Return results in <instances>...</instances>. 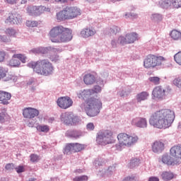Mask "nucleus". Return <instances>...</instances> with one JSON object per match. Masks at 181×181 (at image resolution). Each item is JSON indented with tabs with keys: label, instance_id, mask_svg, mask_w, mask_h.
I'll return each instance as SVG.
<instances>
[{
	"label": "nucleus",
	"instance_id": "nucleus-1",
	"mask_svg": "<svg viewBox=\"0 0 181 181\" xmlns=\"http://www.w3.org/2000/svg\"><path fill=\"white\" fill-rule=\"evenodd\" d=\"M101 87L95 86L93 89H86L81 92V95L85 100L83 103L84 110L88 117H97L103 108V103L93 95L101 93Z\"/></svg>",
	"mask_w": 181,
	"mask_h": 181
},
{
	"label": "nucleus",
	"instance_id": "nucleus-2",
	"mask_svg": "<svg viewBox=\"0 0 181 181\" xmlns=\"http://www.w3.org/2000/svg\"><path fill=\"white\" fill-rule=\"evenodd\" d=\"M175 121V112L170 109H161L153 112L149 119V124L158 129H166Z\"/></svg>",
	"mask_w": 181,
	"mask_h": 181
},
{
	"label": "nucleus",
	"instance_id": "nucleus-3",
	"mask_svg": "<svg viewBox=\"0 0 181 181\" xmlns=\"http://www.w3.org/2000/svg\"><path fill=\"white\" fill-rule=\"evenodd\" d=\"M49 36L52 43H67L73 39L71 30L64 28L63 25H57L49 31Z\"/></svg>",
	"mask_w": 181,
	"mask_h": 181
},
{
	"label": "nucleus",
	"instance_id": "nucleus-4",
	"mask_svg": "<svg viewBox=\"0 0 181 181\" xmlns=\"http://www.w3.org/2000/svg\"><path fill=\"white\" fill-rule=\"evenodd\" d=\"M28 67L39 76H50L54 71L53 64L49 59H40L37 62H31L28 64Z\"/></svg>",
	"mask_w": 181,
	"mask_h": 181
},
{
	"label": "nucleus",
	"instance_id": "nucleus-5",
	"mask_svg": "<svg viewBox=\"0 0 181 181\" xmlns=\"http://www.w3.org/2000/svg\"><path fill=\"white\" fill-rule=\"evenodd\" d=\"M165 62H166L165 57L148 54L144 61V66L145 69H155L162 66Z\"/></svg>",
	"mask_w": 181,
	"mask_h": 181
},
{
	"label": "nucleus",
	"instance_id": "nucleus-6",
	"mask_svg": "<svg viewBox=\"0 0 181 181\" xmlns=\"http://www.w3.org/2000/svg\"><path fill=\"white\" fill-rule=\"evenodd\" d=\"M138 40V34L135 33H128L125 37L121 35L118 39H113L111 40L112 46H117L118 45H131L135 40Z\"/></svg>",
	"mask_w": 181,
	"mask_h": 181
},
{
	"label": "nucleus",
	"instance_id": "nucleus-7",
	"mask_svg": "<svg viewBox=\"0 0 181 181\" xmlns=\"http://www.w3.org/2000/svg\"><path fill=\"white\" fill-rule=\"evenodd\" d=\"M114 138V133L110 130H103L98 134L96 141L99 145L105 146L109 144H112V139Z\"/></svg>",
	"mask_w": 181,
	"mask_h": 181
},
{
	"label": "nucleus",
	"instance_id": "nucleus-8",
	"mask_svg": "<svg viewBox=\"0 0 181 181\" xmlns=\"http://www.w3.org/2000/svg\"><path fill=\"white\" fill-rule=\"evenodd\" d=\"M120 146H132L138 142V136H131L127 133H120L117 135Z\"/></svg>",
	"mask_w": 181,
	"mask_h": 181
},
{
	"label": "nucleus",
	"instance_id": "nucleus-9",
	"mask_svg": "<svg viewBox=\"0 0 181 181\" xmlns=\"http://www.w3.org/2000/svg\"><path fill=\"white\" fill-rule=\"evenodd\" d=\"M172 94V89L170 88H165L158 86L153 88L152 92V95L153 98H158L160 100L165 98L167 95H170Z\"/></svg>",
	"mask_w": 181,
	"mask_h": 181
},
{
	"label": "nucleus",
	"instance_id": "nucleus-10",
	"mask_svg": "<svg viewBox=\"0 0 181 181\" xmlns=\"http://www.w3.org/2000/svg\"><path fill=\"white\" fill-rule=\"evenodd\" d=\"M86 148L84 144L78 143H71L66 144L64 149V153L65 155H69L70 153H76V152H81Z\"/></svg>",
	"mask_w": 181,
	"mask_h": 181
},
{
	"label": "nucleus",
	"instance_id": "nucleus-11",
	"mask_svg": "<svg viewBox=\"0 0 181 181\" xmlns=\"http://www.w3.org/2000/svg\"><path fill=\"white\" fill-rule=\"evenodd\" d=\"M22 63H26V57L22 54H15L9 61V66L11 67H19Z\"/></svg>",
	"mask_w": 181,
	"mask_h": 181
},
{
	"label": "nucleus",
	"instance_id": "nucleus-12",
	"mask_svg": "<svg viewBox=\"0 0 181 181\" xmlns=\"http://www.w3.org/2000/svg\"><path fill=\"white\" fill-rule=\"evenodd\" d=\"M8 25H21L22 23V16L20 13H9L5 21Z\"/></svg>",
	"mask_w": 181,
	"mask_h": 181
},
{
	"label": "nucleus",
	"instance_id": "nucleus-13",
	"mask_svg": "<svg viewBox=\"0 0 181 181\" xmlns=\"http://www.w3.org/2000/svg\"><path fill=\"white\" fill-rule=\"evenodd\" d=\"M39 114H40V112L36 108L25 107L23 110V116L28 119H33V118L39 117Z\"/></svg>",
	"mask_w": 181,
	"mask_h": 181
},
{
	"label": "nucleus",
	"instance_id": "nucleus-14",
	"mask_svg": "<svg viewBox=\"0 0 181 181\" xmlns=\"http://www.w3.org/2000/svg\"><path fill=\"white\" fill-rule=\"evenodd\" d=\"M57 104L60 107V108L67 110V108H70V107L73 105V100H71V98L69 96L61 97L57 99Z\"/></svg>",
	"mask_w": 181,
	"mask_h": 181
},
{
	"label": "nucleus",
	"instance_id": "nucleus-15",
	"mask_svg": "<svg viewBox=\"0 0 181 181\" xmlns=\"http://www.w3.org/2000/svg\"><path fill=\"white\" fill-rule=\"evenodd\" d=\"M170 155L174 158L178 165L181 163V145L173 146L170 149Z\"/></svg>",
	"mask_w": 181,
	"mask_h": 181
},
{
	"label": "nucleus",
	"instance_id": "nucleus-16",
	"mask_svg": "<svg viewBox=\"0 0 181 181\" xmlns=\"http://www.w3.org/2000/svg\"><path fill=\"white\" fill-rule=\"evenodd\" d=\"M65 9L66 11L69 21L74 19V18H77V16H80V15H81V10L78 7H66Z\"/></svg>",
	"mask_w": 181,
	"mask_h": 181
},
{
	"label": "nucleus",
	"instance_id": "nucleus-17",
	"mask_svg": "<svg viewBox=\"0 0 181 181\" xmlns=\"http://www.w3.org/2000/svg\"><path fill=\"white\" fill-rule=\"evenodd\" d=\"M61 120L66 125H73L74 124V121H76V117L73 114L66 112L62 114Z\"/></svg>",
	"mask_w": 181,
	"mask_h": 181
},
{
	"label": "nucleus",
	"instance_id": "nucleus-18",
	"mask_svg": "<svg viewBox=\"0 0 181 181\" xmlns=\"http://www.w3.org/2000/svg\"><path fill=\"white\" fill-rule=\"evenodd\" d=\"M12 98V95L10 93L0 90V103L4 105H8L9 104V100Z\"/></svg>",
	"mask_w": 181,
	"mask_h": 181
},
{
	"label": "nucleus",
	"instance_id": "nucleus-19",
	"mask_svg": "<svg viewBox=\"0 0 181 181\" xmlns=\"http://www.w3.org/2000/svg\"><path fill=\"white\" fill-rule=\"evenodd\" d=\"M133 124L138 128H146L148 127V121L146 118L137 117L132 121Z\"/></svg>",
	"mask_w": 181,
	"mask_h": 181
},
{
	"label": "nucleus",
	"instance_id": "nucleus-20",
	"mask_svg": "<svg viewBox=\"0 0 181 181\" xmlns=\"http://www.w3.org/2000/svg\"><path fill=\"white\" fill-rule=\"evenodd\" d=\"M95 33H96V31L94 28H86L81 30V37H84L85 39H87V37H90L91 36H94Z\"/></svg>",
	"mask_w": 181,
	"mask_h": 181
},
{
	"label": "nucleus",
	"instance_id": "nucleus-21",
	"mask_svg": "<svg viewBox=\"0 0 181 181\" xmlns=\"http://www.w3.org/2000/svg\"><path fill=\"white\" fill-rule=\"evenodd\" d=\"M163 149H165V144L160 141H156L152 145V151L154 153H160Z\"/></svg>",
	"mask_w": 181,
	"mask_h": 181
},
{
	"label": "nucleus",
	"instance_id": "nucleus-22",
	"mask_svg": "<svg viewBox=\"0 0 181 181\" xmlns=\"http://www.w3.org/2000/svg\"><path fill=\"white\" fill-rule=\"evenodd\" d=\"M162 162L165 165H170L173 166H174V165H178L177 161L175 160V158L169 155H163L162 157Z\"/></svg>",
	"mask_w": 181,
	"mask_h": 181
},
{
	"label": "nucleus",
	"instance_id": "nucleus-23",
	"mask_svg": "<svg viewBox=\"0 0 181 181\" xmlns=\"http://www.w3.org/2000/svg\"><path fill=\"white\" fill-rule=\"evenodd\" d=\"M56 16L57 21H58L59 22H63V21H69V16L67 14L66 8L57 13Z\"/></svg>",
	"mask_w": 181,
	"mask_h": 181
},
{
	"label": "nucleus",
	"instance_id": "nucleus-24",
	"mask_svg": "<svg viewBox=\"0 0 181 181\" xmlns=\"http://www.w3.org/2000/svg\"><path fill=\"white\" fill-rule=\"evenodd\" d=\"M83 81L86 86H91L95 83V76L91 74H87L83 76Z\"/></svg>",
	"mask_w": 181,
	"mask_h": 181
},
{
	"label": "nucleus",
	"instance_id": "nucleus-25",
	"mask_svg": "<svg viewBox=\"0 0 181 181\" xmlns=\"http://www.w3.org/2000/svg\"><path fill=\"white\" fill-rule=\"evenodd\" d=\"M66 136L77 139L80 138V136H83V132H81V131L77 130H68L66 133Z\"/></svg>",
	"mask_w": 181,
	"mask_h": 181
},
{
	"label": "nucleus",
	"instance_id": "nucleus-26",
	"mask_svg": "<svg viewBox=\"0 0 181 181\" xmlns=\"http://www.w3.org/2000/svg\"><path fill=\"white\" fill-rule=\"evenodd\" d=\"M119 30V27L112 25L110 28H107L105 30V34L107 35L108 36H114V35L117 34Z\"/></svg>",
	"mask_w": 181,
	"mask_h": 181
},
{
	"label": "nucleus",
	"instance_id": "nucleus-27",
	"mask_svg": "<svg viewBox=\"0 0 181 181\" xmlns=\"http://www.w3.org/2000/svg\"><path fill=\"white\" fill-rule=\"evenodd\" d=\"M35 12L36 16H40V15L45 13V12H50V8L45 6H36Z\"/></svg>",
	"mask_w": 181,
	"mask_h": 181
},
{
	"label": "nucleus",
	"instance_id": "nucleus-28",
	"mask_svg": "<svg viewBox=\"0 0 181 181\" xmlns=\"http://www.w3.org/2000/svg\"><path fill=\"white\" fill-rule=\"evenodd\" d=\"M158 6L160 8H163V9H168V8H170V6H172V1L160 0L158 1Z\"/></svg>",
	"mask_w": 181,
	"mask_h": 181
},
{
	"label": "nucleus",
	"instance_id": "nucleus-29",
	"mask_svg": "<svg viewBox=\"0 0 181 181\" xmlns=\"http://www.w3.org/2000/svg\"><path fill=\"white\" fill-rule=\"evenodd\" d=\"M150 19L152 22L159 23L163 19V16L160 13H155L151 15Z\"/></svg>",
	"mask_w": 181,
	"mask_h": 181
},
{
	"label": "nucleus",
	"instance_id": "nucleus-30",
	"mask_svg": "<svg viewBox=\"0 0 181 181\" xmlns=\"http://www.w3.org/2000/svg\"><path fill=\"white\" fill-rule=\"evenodd\" d=\"M161 177L163 180L169 181L175 177V175L170 171H165L161 174Z\"/></svg>",
	"mask_w": 181,
	"mask_h": 181
},
{
	"label": "nucleus",
	"instance_id": "nucleus-31",
	"mask_svg": "<svg viewBox=\"0 0 181 181\" xmlns=\"http://www.w3.org/2000/svg\"><path fill=\"white\" fill-rule=\"evenodd\" d=\"M148 97H149V93L147 92H141L137 95L136 100L138 103H141V101H145V100H148Z\"/></svg>",
	"mask_w": 181,
	"mask_h": 181
},
{
	"label": "nucleus",
	"instance_id": "nucleus-32",
	"mask_svg": "<svg viewBox=\"0 0 181 181\" xmlns=\"http://www.w3.org/2000/svg\"><path fill=\"white\" fill-rule=\"evenodd\" d=\"M170 35L173 40H179V39H181V32L177 30H173Z\"/></svg>",
	"mask_w": 181,
	"mask_h": 181
},
{
	"label": "nucleus",
	"instance_id": "nucleus-33",
	"mask_svg": "<svg viewBox=\"0 0 181 181\" xmlns=\"http://www.w3.org/2000/svg\"><path fill=\"white\" fill-rule=\"evenodd\" d=\"M139 163H141L139 159L133 158L131 160V161L129 164V167L130 168V169H134V168H136V167L139 166Z\"/></svg>",
	"mask_w": 181,
	"mask_h": 181
},
{
	"label": "nucleus",
	"instance_id": "nucleus-34",
	"mask_svg": "<svg viewBox=\"0 0 181 181\" xmlns=\"http://www.w3.org/2000/svg\"><path fill=\"white\" fill-rule=\"evenodd\" d=\"M26 11L27 13H28L30 16H36V6H30L27 7Z\"/></svg>",
	"mask_w": 181,
	"mask_h": 181
},
{
	"label": "nucleus",
	"instance_id": "nucleus-35",
	"mask_svg": "<svg viewBox=\"0 0 181 181\" xmlns=\"http://www.w3.org/2000/svg\"><path fill=\"white\" fill-rule=\"evenodd\" d=\"M37 129L39 131V132H45L47 133L49 131H50V128L48 125H42L39 124L37 126Z\"/></svg>",
	"mask_w": 181,
	"mask_h": 181
},
{
	"label": "nucleus",
	"instance_id": "nucleus-36",
	"mask_svg": "<svg viewBox=\"0 0 181 181\" xmlns=\"http://www.w3.org/2000/svg\"><path fill=\"white\" fill-rule=\"evenodd\" d=\"M6 34H7L8 36H12L13 37H15V36H16L18 34V31H16V30L13 28H9L6 30Z\"/></svg>",
	"mask_w": 181,
	"mask_h": 181
},
{
	"label": "nucleus",
	"instance_id": "nucleus-37",
	"mask_svg": "<svg viewBox=\"0 0 181 181\" xmlns=\"http://www.w3.org/2000/svg\"><path fill=\"white\" fill-rule=\"evenodd\" d=\"M149 81L151 83H153V84H155V86H158L160 84V78L158 76H151L148 78Z\"/></svg>",
	"mask_w": 181,
	"mask_h": 181
},
{
	"label": "nucleus",
	"instance_id": "nucleus-38",
	"mask_svg": "<svg viewBox=\"0 0 181 181\" xmlns=\"http://www.w3.org/2000/svg\"><path fill=\"white\" fill-rule=\"evenodd\" d=\"M39 25V22L36 21H26V26L28 28H36Z\"/></svg>",
	"mask_w": 181,
	"mask_h": 181
},
{
	"label": "nucleus",
	"instance_id": "nucleus-39",
	"mask_svg": "<svg viewBox=\"0 0 181 181\" xmlns=\"http://www.w3.org/2000/svg\"><path fill=\"white\" fill-rule=\"evenodd\" d=\"M174 60L181 66V51L174 55Z\"/></svg>",
	"mask_w": 181,
	"mask_h": 181
},
{
	"label": "nucleus",
	"instance_id": "nucleus-40",
	"mask_svg": "<svg viewBox=\"0 0 181 181\" xmlns=\"http://www.w3.org/2000/svg\"><path fill=\"white\" fill-rule=\"evenodd\" d=\"M88 177L87 175L76 176L73 179V181H87Z\"/></svg>",
	"mask_w": 181,
	"mask_h": 181
},
{
	"label": "nucleus",
	"instance_id": "nucleus-41",
	"mask_svg": "<svg viewBox=\"0 0 181 181\" xmlns=\"http://www.w3.org/2000/svg\"><path fill=\"white\" fill-rule=\"evenodd\" d=\"M6 77V70H5V68L0 66V80H3V78H5Z\"/></svg>",
	"mask_w": 181,
	"mask_h": 181
},
{
	"label": "nucleus",
	"instance_id": "nucleus-42",
	"mask_svg": "<svg viewBox=\"0 0 181 181\" xmlns=\"http://www.w3.org/2000/svg\"><path fill=\"white\" fill-rule=\"evenodd\" d=\"M172 5L177 9H179V8H181V0H173Z\"/></svg>",
	"mask_w": 181,
	"mask_h": 181
},
{
	"label": "nucleus",
	"instance_id": "nucleus-43",
	"mask_svg": "<svg viewBox=\"0 0 181 181\" xmlns=\"http://www.w3.org/2000/svg\"><path fill=\"white\" fill-rule=\"evenodd\" d=\"M173 85L176 86L179 88L181 87V80L179 78H176L173 80Z\"/></svg>",
	"mask_w": 181,
	"mask_h": 181
},
{
	"label": "nucleus",
	"instance_id": "nucleus-44",
	"mask_svg": "<svg viewBox=\"0 0 181 181\" xmlns=\"http://www.w3.org/2000/svg\"><path fill=\"white\" fill-rule=\"evenodd\" d=\"M6 57V52L5 51H0V63L5 61V57Z\"/></svg>",
	"mask_w": 181,
	"mask_h": 181
},
{
	"label": "nucleus",
	"instance_id": "nucleus-45",
	"mask_svg": "<svg viewBox=\"0 0 181 181\" xmlns=\"http://www.w3.org/2000/svg\"><path fill=\"white\" fill-rule=\"evenodd\" d=\"M31 162H37L39 160V156L36 154H31L30 156Z\"/></svg>",
	"mask_w": 181,
	"mask_h": 181
},
{
	"label": "nucleus",
	"instance_id": "nucleus-46",
	"mask_svg": "<svg viewBox=\"0 0 181 181\" xmlns=\"http://www.w3.org/2000/svg\"><path fill=\"white\" fill-rule=\"evenodd\" d=\"M0 42H4V43H8L10 40L6 37V35H0Z\"/></svg>",
	"mask_w": 181,
	"mask_h": 181
},
{
	"label": "nucleus",
	"instance_id": "nucleus-47",
	"mask_svg": "<svg viewBox=\"0 0 181 181\" xmlns=\"http://www.w3.org/2000/svg\"><path fill=\"white\" fill-rule=\"evenodd\" d=\"M6 170H13L15 169V165L13 163H8L5 166Z\"/></svg>",
	"mask_w": 181,
	"mask_h": 181
},
{
	"label": "nucleus",
	"instance_id": "nucleus-48",
	"mask_svg": "<svg viewBox=\"0 0 181 181\" xmlns=\"http://www.w3.org/2000/svg\"><path fill=\"white\" fill-rule=\"evenodd\" d=\"M15 170H16L17 173H22L25 172V167L23 165H20L15 168Z\"/></svg>",
	"mask_w": 181,
	"mask_h": 181
},
{
	"label": "nucleus",
	"instance_id": "nucleus-49",
	"mask_svg": "<svg viewBox=\"0 0 181 181\" xmlns=\"http://www.w3.org/2000/svg\"><path fill=\"white\" fill-rule=\"evenodd\" d=\"M95 128L94 124L93 123H88L86 125V129H88V131H93Z\"/></svg>",
	"mask_w": 181,
	"mask_h": 181
},
{
	"label": "nucleus",
	"instance_id": "nucleus-50",
	"mask_svg": "<svg viewBox=\"0 0 181 181\" xmlns=\"http://www.w3.org/2000/svg\"><path fill=\"white\" fill-rule=\"evenodd\" d=\"M4 1L8 5H16V4H18V0H4Z\"/></svg>",
	"mask_w": 181,
	"mask_h": 181
},
{
	"label": "nucleus",
	"instance_id": "nucleus-51",
	"mask_svg": "<svg viewBox=\"0 0 181 181\" xmlns=\"http://www.w3.org/2000/svg\"><path fill=\"white\" fill-rule=\"evenodd\" d=\"M6 119V115L4 113H0V122L1 124L4 123Z\"/></svg>",
	"mask_w": 181,
	"mask_h": 181
},
{
	"label": "nucleus",
	"instance_id": "nucleus-52",
	"mask_svg": "<svg viewBox=\"0 0 181 181\" xmlns=\"http://www.w3.org/2000/svg\"><path fill=\"white\" fill-rule=\"evenodd\" d=\"M37 53H42V54H45V53H47V50L45 47H40V50L37 52Z\"/></svg>",
	"mask_w": 181,
	"mask_h": 181
},
{
	"label": "nucleus",
	"instance_id": "nucleus-53",
	"mask_svg": "<svg viewBox=\"0 0 181 181\" xmlns=\"http://www.w3.org/2000/svg\"><path fill=\"white\" fill-rule=\"evenodd\" d=\"M123 181H136V180H135V177H127Z\"/></svg>",
	"mask_w": 181,
	"mask_h": 181
},
{
	"label": "nucleus",
	"instance_id": "nucleus-54",
	"mask_svg": "<svg viewBox=\"0 0 181 181\" xmlns=\"http://www.w3.org/2000/svg\"><path fill=\"white\" fill-rule=\"evenodd\" d=\"M148 181H159V178L158 177H150Z\"/></svg>",
	"mask_w": 181,
	"mask_h": 181
},
{
	"label": "nucleus",
	"instance_id": "nucleus-55",
	"mask_svg": "<svg viewBox=\"0 0 181 181\" xmlns=\"http://www.w3.org/2000/svg\"><path fill=\"white\" fill-rule=\"evenodd\" d=\"M45 1H49V0H45ZM55 2H59L60 4H66V2H67V0H55Z\"/></svg>",
	"mask_w": 181,
	"mask_h": 181
},
{
	"label": "nucleus",
	"instance_id": "nucleus-56",
	"mask_svg": "<svg viewBox=\"0 0 181 181\" xmlns=\"http://www.w3.org/2000/svg\"><path fill=\"white\" fill-rule=\"evenodd\" d=\"M28 126L30 127V128H33V127H35V122H30L28 124Z\"/></svg>",
	"mask_w": 181,
	"mask_h": 181
},
{
	"label": "nucleus",
	"instance_id": "nucleus-57",
	"mask_svg": "<svg viewBox=\"0 0 181 181\" xmlns=\"http://www.w3.org/2000/svg\"><path fill=\"white\" fill-rule=\"evenodd\" d=\"M124 18H126V19H128V18H131V13H125Z\"/></svg>",
	"mask_w": 181,
	"mask_h": 181
},
{
	"label": "nucleus",
	"instance_id": "nucleus-58",
	"mask_svg": "<svg viewBox=\"0 0 181 181\" xmlns=\"http://www.w3.org/2000/svg\"><path fill=\"white\" fill-rule=\"evenodd\" d=\"M130 18H138V15L134 13H130Z\"/></svg>",
	"mask_w": 181,
	"mask_h": 181
},
{
	"label": "nucleus",
	"instance_id": "nucleus-59",
	"mask_svg": "<svg viewBox=\"0 0 181 181\" xmlns=\"http://www.w3.org/2000/svg\"><path fill=\"white\" fill-rule=\"evenodd\" d=\"M29 0H21V5H25V4H28V1Z\"/></svg>",
	"mask_w": 181,
	"mask_h": 181
},
{
	"label": "nucleus",
	"instance_id": "nucleus-60",
	"mask_svg": "<svg viewBox=\"0 0 181 181\" xmlns=\"http://www.w3.org/2000/svg\"><path fill=\"white\" fill-rule=\"evenodd\" d=\"M88 2H89L90 4H94V2H95L96 0H87Z\"/></svg>",
	"mask_w": 181,
	"mask_h": 181
},
{
	"label": "nucleus",
	"instance_id": "nucleus-61",
	"mask_svg": "<svg viewBox=\"0 0 181 181\" xmlns=\"http://www.w3.org/2000/svg\"><path fill=\"white\" fill-rule=\"evenodd\" d=\"M10 80H13V76H11L9 78H8L6 81H9Z\"/></svg>",
	"mask_w": 181,
	"mask_h": 181
},
{
	"label": "nucleus",
	"instance_id": "nucleus-62",
	"mask_svg": "<svg viewBox=\"0 0 181 181\" xmlns=\"http://www.w3.org/2000/svg\"><path fill=\"white\" fill-rule=\"evenodd\" d=\"M119 95H120V97H124L125 95V94H124V91L121 92L119 93Z\"/></svg>",
	"mask_w": 181,
	"mask_h": 181
},
{
	"label": "nucleus",
	"instance_id": "nucleus-63",
	"mask_svg": "<svg viewBox=\"0 0 181 181\" xmlns=\"http://www.w3.org/2000/svg\"><path fill=\"white\" fill-rule=\"evenodd\" d=\"M35 178H32L31 180H30V181H35Z\"/></svg>",
	"mask_w": 181,
	"mask_h": 181
},
{
	"label": "nucleus",
	"instance_id": "nucleus-64",
	"mask_svg": "<svg viewBox=\"0 0 181 181\" xmlns=\"http://www.w3.org/2000/svg\"><path fill=\"white\" fill-rule=\"evenodd\" d=\"M78 173H83V170H79V171H78Z\"/></svg>",
	"mask_w": 181,
	"mask_h": 181
}]
</instances>
